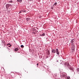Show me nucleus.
I'll return each mask as SVG.
<instances>
[{
	"label": "nucleus",
	"instance_id": "1",
	"mask_svg": "<svg viewBox=\"0 0 79 79\" xmlns=\"http://www.w3.org/2000/svg\"><path fill=\"white\" fill-rule=\"evenodd\" d=\"M56 52L57 55H59L60 54V53H59V51H58V49H56L55 50Z\"/></svg>",
	"mask_w": 79,
	"mask_h": 79
},
{
	"label": "nucleus",
	"instance_id": "2",
	"mask_svg": "<svg viewBox=\"0 0 79 79\" xmlns=\"http://www.w3.org/2000/svg\"><path fill=\"white\" fill-rule=\"evenodd\" d=\"M75 41V40L74 39H73L71 41V43L72 45H73V44H74V42Z\"/></svg>",
	"mask_w": 79,
	"mask_h": 79
},
{
	"label": "nucleus",
	"instance_id": "3",
	"mask_svg": "<svg viewBox=\"0 0 79 79\" xmlns=\"http://www.w3.org/2000/svg\"><path fill=\"white\" fill-rule=\"evenodd\" d=\"M11 6V4H6V8L7 9V8H8V7H9V6Z\"/></svg>",
	"mask_w": 79,
	"mask_h": 79
},
{
	"label": "nucleus",
	"instance_id": "4",
	"mask_svg": "<svg viewBox=\"0 0 79 79\" xmlns=\"http://www.w3.org/2000/svg\"><path fill=\"white\" fill-rule=\"evenodd\" d=\"M62 76H63V77H65L66 76V73H63L62 74Z\"/></svg>",
	"mask_w": 79,
	"mask_h": 79
},
{
	"label": "nucleus",
	"instance_id": "5",
	"mask_svg": "<svg viewBox=\"0 0 79 79\" xmlns=\"http://www.w3.org/2000/svg\"><path fill=\"white\" fill-rule=\"evenodd\" d=\"M65 64L68 68H69V64L68 63H67Z\"/></svg>",
	"mask_w": 79,
	"mask_h": 79
},
{
	"label": "nucleus",
	"instance_id": "6",
	"mask_svg": "<svg viewBox=\"0 0 79 79\" xmlns=\"http://www.w3.org/2000/svg\"><path fill=\"white\" fill-rule=\"evenodd\" d=\"M19 50V48H15L14 50L15 51V52H17V51H18V50Z\"/></svg>",
	"mask_w": 79,
	"mask_h": 79
},
{
	"label": "nucleus",
	"instance_id": "7",
	"mask_svg": "<svg viewBox=\"0 0 79 79\" xmlns=\"http://www.w3.org/2000/svg\"><path fill=\"white\" fill-rule=\"evenodd\" d=\"M52 53H56V51L55 50L53 49L52 50Z\"/></svg>",
	"mask_w": 79,
	"mask_h": 79
},
{
	"label": "nucleus",
	"instance_id": "8",
	"mask_svg": "<svg viewBox=\"0 0 79 79\" xmlns=\"http://www.w3.org/2000/svg\"><path fill=\"white\" fill-rule=\"evenodd\" d=\"M69 69H70V70H72V71H73L74 70V69L73 68V67H69Z\"/></svg>",
	"mask_w": 79,
	"mask_h": 79
},
{
	"label": "nucleus",
	"instance_id": "9",
	"mask_svg": "<svg viewBox=\"0 0 79 79\" xmlns=\"http://www.w3.org/2000/svg\"><path fill=\"white\" fill-rule=\"evenodd\" d=\"M7 45L9 47H10L11 46V45L10 44H7Z\"/></svg>",
	"mask_w": 79,
	"mask_h": 79
},
{
	"label": "nucleus",
	"instance_id": "10",
	"mask_svg": "<svg viewBox=\"0 0 79 79\" xmlns=\"http://www.w3.org/2000/svg\"><path fill=\"white\" fill-rule=\"evenodd\" d=\"M17 1L18 2H20V3H21V2H22V0H17Z\"/></svg>",
	"mask_w": 79,
	"mask_h": 79
},
{
	"label": "nucleus",
	"instance_id": "11",
	"mask_svg": "<svg viewBox=\"0 0 79 79\" xmlns=\"http://www.w3.org/2000/svg\"><path fill=\"white\" fill-rule=\"evenodd\" d=\"M27 21H29V20H30V18H27Z\"/></svg>",
	"mask_w": 79,
	"mask_h": 79
},
{
	"label": "nucleus",
	"instance_id": "12",
	"mask_svg": "<svg viewBox=\"0 0 79 79\" xmlns=\"http://www.w3.org/2000/svg\"><path fill=\"white\" fill-rule=\"evenodd\" d=\"M56 5H57V2H56L54 4V6H56Z\"/></svg>",
	"mask_w": 79,
	"mask_h": 79
},
{
	"label": "nucleus",
	"instance_id": "13",
	"mask_svg": "<svg viewBox=\"0 0 79 79\" xmlns=\"http://www.w3.org/2000/svg\"><path fill=\"white\" fill-rule=\"evenodd\" d=\"M45 35V33H43V34L41 35V36H44Z\"/></svg>",
	"mask_w": 79,
	"mask_h": 79
},
{
	"label": "nucleus",
	"instance_id": "14",
	"mask_svg": "<svg viewBox=\"0 0 79 79\" xmlns=\"http://www.w3.org/2000/svg\"><path fill=\"white\" fill-rule=\"evenodd\" d=\"M77 73H78L79 74V68L77 69Z\"/></svg>",
	"mask_w": 79,
	"mask_h": 79
},
{
	"label": "nucleus",
	"instance_id": "15",
	"mask_svg": "<svg viewBox=\"0 0 79 79\" xmlns=\"http://www.w3.org/2000/svg\"><path fill=\"white\" fill-rule=\"evenodd\" d=\"M21 47L22 48H23V47H24V46L23 45H21Z\"/></svg>",
	"mask_w": 79,
	"mask_h": 79
},
{
	"label": "nucleus",
	"instance_id": "16",
	"mask_svg": "<svg viewBox=\"0 0 79 79\" xmlns=\"http://www.w3.org/2000/svg\"><path fill=\"white\" fill-rule=\"evenodd\" d=\"M32 34H35V32H33L32 33Z\"/></svg>",
	"mask_w": 79,
	"mask_h": 79
},
{
	"label": "nucleus",
	"instance_id": "17",
	"mask_svg": "<svg viewBox=\"0 0 79 79\" xmlns=\"http://www.w3.org/2000/svg\"><path fill=\"white\" fill-rule=\"evenodd\" d=\"M22 11H22V10L20 12H19V13H20H20H22Z\"/></svg>",
	"mask_w": 79,
	"mask_h": 79
},
{
	"label": "nucleus",
	"instance_id": "18",
	"mask_svg": "<svg viewBox=\"0 0 79 79\" xmlns=\"http://www.w3.org/2000/svg\"><path fill=\"white\" fill-rule=\"evenodd\" d=\"M67 79H70V77H67Z\"/></svg>",
	"mask_w": 79,
	"mask_h": 79
},
{
	"label": "nucleus",
	"instance_id": "19",
	"mask_svg": "<svg viewBox=\"0 0 79 79\" xmlns=\"http://www.w3.org/2000/svg\"><path fill=\"white\" fill-rule=\"evenodd\" d=\"M12 2H13V1H9L10 3H12Z\"/></svg>",
	"mask_w": 79,
	"mask_h": 79
},
{
	"label": "nucleus",
	"instance_id": "20",
	"mask_svg": "<svg viewBox=\"0 0 79 79\" xmlns=\"http://www.w3.org/2000/svg\"><path fill=\"white\" fill-rule=\"evenodd\" d=\"M22 10V11L23 12H26V10Z\"/></svg>",
	"mask_w": 79,
	"mask_h": 79
},
{
	"label": "nucleus",
	"instance_id": "21",
	"mask_svg": "<svg viewBox=\"0 0 79 79\" xmlns=\"http://www.w3.org/2000/svg\"><path fill=\"white\" fill-rule=\"evenodd\" d=\"M39 64H37V65H38Z\"/></svg>",
	"mask_w": 79,
	"mask_h": 79
},
{
	"label": "nucleus",
	"instance_id": "22",
	"mask_svg": "<svg viewBox=\"0 0 79 79\" xmlns=\"http://www.w3.org/2000/svg\"><path fill=\"white\" fill-rule=\"evenodd\" d=\"M0 13H1V11H0Z\"/></svg>",
	"mask_w": 79,
	"mask_h": 79
}]
</instances>
